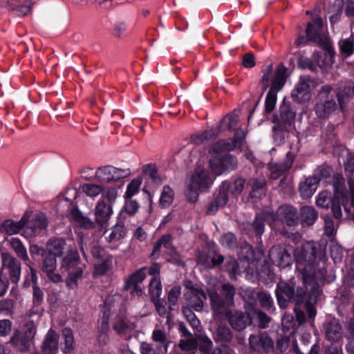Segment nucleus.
I'll list each match as a JSON object with an SVG mask.
<instances>
[{
  "label": "nucleus",
  "mask_w": 354,
  "mask_h": 354,
  "mask_svg": "<svg viewBox=\"0 0 354 354\" xmlns=\"http://www.w3.org/2000/svg\"><path fill=\"white\" fill-rule=\"evenodd\" d=\"M295 255L296 268L304 283L313 280L325 281L327 274L326 256L319 243L307 241L295 250Z\"/></svg>",
  "instance_id": "obj_1"
},
{
  "label": "nucleus",
  "mask_w": 354,
  "mask_h": 354,
  "mask_svg": "<svg viewBox=\"0 0 354 354\" xmlns=\"http://www.w3.org/2000/svg\"><path fill=\"white\" fill-rule=\"evenodd\" d=\"M302 281L304 280L302 279ZM319 282H320L319 280H313L307 283L303 281L302 286L296 284L293 297L295 299L299 298V300L290 302V304L295 306H303L306 310L309 319L314 318L317 314L315 305L322 292Z\"/></svg>",
  "instance_id": "obj_2"
},
{
  "label": "nucleus",
  "mask_w": 354,
  "mask_h": 354,
  "mask_svg": "<svg viewBox=\"0 0 354 354\" xmlns=\"http://www.w3.org/2000/svg\"><path fill=\"white\" fill-rule=\"evenodd\" d=\"M333 196L328 192H320L316 199V205L319 207L328 209L330 206L333 216L337 219L342 218L341 205L344 206L346 212L353 215L354 207L351 206L346 189H340L339 192L333 191Z\"/></svg>",
  "instance_id": "obj_3"
},
{
  "label": "nucleus",
  "mask_w": 354,
  "mask_h": 354,
  "mask_svg": "<svg viewBox=\"0 0 354 354\" xmlns=\"http://www.w3.org/2000/svg\"><path fill=\"white\" fill-rule=\"evenodd\" d=\"M268 216L270 217V227L272 230L286 236L288 234L287 227H295L299 225V212L296 207L290 205H282L274 212L267 208Z\"/></svg>",
  "instance_id": "obj_4"
},
{
  "label": "nucleus",
  "mask_w": 354,
  "mask_h": 354,
  "mask_svg": "<svg viewBox=\"0 0 354 354\" xmlns=\"http://www.w3.org/2000/svg\"><path fill=\"white\" fill-rule=\"evenodd\" d=\"M261 256V252H255L253 248L245 241V262L247 261L248 263L245 268V277L252 282L262 281L264 279L263 274L266 275L268 279H272L274 277V273L269 267L265 266L260 270L257 268Z\"/></svg>",
  "instance_id": "obj_5"
},
{
  "label": "nucleus",
  "mask_w": 354,
  "mask_h": 354,
  "mask_svg": "<svg viewBox=\"0 0 354 354\" xmlns=\"http://www.w3.org/2000/svg\"><path fill=\"white\" fill-rule=\"evenodd\" d=\"M120 187H109L103 192L95 207V222L101 227H106L113 214L112 206L118 197Z\"/></svg>",
  "instance_id": "obj_6"
},
{
  "label": "nucleus",
  "mask_w": 354,
  "mask_h": 354,
  "mask_svg": "<svg viewBox=\"0 0 354 354\" xmlns=\"http://www.w3.org/2000/svg\"><path fill=\"white\" fill-rule=\"evenodd\" d=\"M213 183V179L209 176L208 171L203 167H197L194 174L187 182L185 195L189 201L195 203L199 192L207 190Z\"/></svg>",
  "instance_id": "obj_7"
},
{
  "label": "nucleus",
  "mask_w": 354,
  "mask_h": 354,
  "mask_svg": "<svg viewBox=\"0 0 354 354\" xmlns=\"http://www.w3.org/2000/svg\"><path fill=\"white\" fill-rule=\"evenodd\" d=\"M313 176L319 180V183H322L325 185H331L333 191L339 192L340 189H346L345 179L342 174L335 173L333 167L327 164H323L313 171Z\"/></svg>",
  "instance_id": "obj_8"
},
{
  "label": "nucleus",
  "mask_w": 354,
  "mask_h": 354,
  "mask_svg": "<svg viewBox=\"0 0 354 354\" xmlns=\"http://www.w3.org/2000/svg\"><path fill=\"white\" fill-rule=\"evenodd\" d=\"M297 109L289 97H284L278 110L273 113L272 122L279 123L281 127H291L294 123Z\"/></svg>",
  "instance_id": "obj_9"
},
{
  "label": "nucleus",
  "mask_w": 354,
  "mask_h": 354,
  "mask_svg": "<svg viewBox=\"0 0 354 354\" xmlns=\"http://www.w3.org/2000/svg\"><path fill=\"white\" fill-rule=\"evenodd\" d=\"M266 213H268L267 208L257 212L253 221L245 224V234L252 238L256 243L261 242V236L265 231V223L268 222L269 225L271 223L270 217Z\"/></svg>",
  "instance_id": "obj_10"
},
{
  "label": "nucleus",
  "mask_w": 354,
  "mask_h": 354,
  "mask_svg": "<svg viewBox=\"0 0 354 354\" xmlns=\"http://www.w3.org/2000/svg\"><path fill=\"white\" fill-rule=\"evenodd\" d=\"M332 87L324 85L319 93V102L315 106L316 114L319 118H326L337 109L335 97L331 95Z\"/></svg>",
  "instance_id": "obj_11"
},
{
  "label": "nucleus",
  "mask_w": 354,
  "mask_h": 354,
  "mask_svg": "<svg viewBox=\"0 0 354 354\" xmlns=\"http://www.w3.org/2000/svg\"><path fill=\"white\" fill-rule=\"evenodd\" d=\"M208 164V168L211 173L216 176H220L234 169L237 166V160L231 154L210 155Z\"/></svg>",
  "instance_id": "obj_12"
},
{
  "label": "nucleus",
  "mask_w": 354,
  "mask_h": 354,
  "mask_svg": "<svg viewBox=\"0 0 354 354\" xmlns=\"http://www.w3.org/2000/svg\"><path fill=\"white\" fill-rule=\"evenodd\" d=\"M185 286L187 289V292L184 295L187 307H189L196 312L202 311L204 307V301L207 299V295L204 290L198 286L194 285L191 281H186Z\"/></svg>",
  "instance_id": "obj_13"
},
{
  "label": "nucleus",
  "mask_w": 354,
  "mask_h": 354,
  "mask_svg": "<svg viewBox=\"0 0 354 354\" xmlns=\"http://www.w3.org/2000/svg\"><path fill=\"white\" fill-rule=\"evenodd\" d=\"M269 258L274 266L280 268H288L295 261V255H293L292 250L281 245L271 248Z\"/></svg>",
  "instance_id": "obj_14"
},
{
  "label": "nucleus",
  "mask_w": 354,
  "mask_h": 354,
  "mask_svg": "<svg viewBox=\"0 0 354 354\" xmlns=\"http://www.w3.org/2000/svg\"><path fill=\"white\" fill-rule=\"evenodd\" d=\"M243 142V131L241 129L235 130L232 141L229 142L227 140H220L212 145L209 149V155L222 156L228 154L227 151L235 148H241Z\"/></svg>",
  "instance_id": "obj_15"
},
{
  "label": "nucleus",
  "mask_w": 354,
  "mask_h": 354,
  "mask_svg": "<svg viewBox=\"0 0 354 354\" xmlns=\"http://www.w3.org/2000/svg\"><path fill=\"white\" fill-rule=\"evenodd\" d=\"M296 282L292 279L288 281L281 280L277 284L275 295L279 306L285 309L290 305V301H297L299 298H294L293 291Z\"/></svg>",
  "instance_id": "obj_16"
},
{
  "label": "nucleus",
  "mask_w": 354,
  "mask_h": 354,
  "mask_svg": "<svg viewBox=\"0 0 354 354\" xmlns=\"http://www.w3.org/2000/svg\"><path fill=\"white\" fill-rule=\"evenodd\" d=\"M271 317L258 308V306L247 307L245 305V328L247 326H252L259 328L268 327Z\"/></svg>",
  "instance_id": "obj_17"
},
{
  "label": "nucleus",
  "mask_w": 354,
  "mask_h": 354,
  "mask_svg": "<svg viewBox=\"0 0 354 354\" xmlns=\"http://www.w3.org/2000/svg\"><path fill=\"white\" fill-rule=\"evenodd\" d=\"M314 84L315 82L310 76H300L299 82L291 93L292 100L299 104L307 102L311 97V89Z\"/></svg>",
  "instance_id": "obj_18"
},
{
  "label": "nucleus",
  "mask_w": 354,
  "mask_h": 354,
  "mask_svg": "<svg viewBox=\"0 0 354 354\" xmlns=\"http://www.w3.org/2000/svg\"><path fill=\"white\" fill-rule=\"evenodd\" d=\"M1 258V271L6 270L9 275V279L12 283L17 284L21 272V263L8 252H2Z\"/></svg>",
  "instance_id": "obj_19"
},
{
  "label": "nucleus",
  "mask_w": 354,
  "mask_h": 354,
  "mask_svg": "<svg viewBox=\"0 0 354 354\" xmlns=\"http://www.w3.org/2000/svg\"><path fill=\"white\" fill-rule=\"evenodd\" d=\"M249 344L253 351L259 353H269L274 351V342L266 332L251 335L249 337Z\"/></svg>",
  "instance_id": "obj_20"
},
{
  "label": "nucleus",
  "mask_w": 354,
  "mask_h": 354,
  "mask_svg": "<svg viewBox=\"0 0 354 354\" xmlns=\"http://www.w3.org/2000/svg\"><path fill=\"white\" fill-rule=\"evenodd\" d=\"M325 338L331 342H337L342 337L343 329L339 321L333 318L324 324Z\"/></svg>",
  "instance_id": "obj_21"
},
{
  "label": "nucleus",
  "mask_w": 354,
  "mask_h": 354,
  "mask_svg": "<svg viewBox=\"0 0 354 354\" xmlns=\"http://www.w3.org/2000/svg\"><path fill=\"white\" fill-rule=\"evenodd\" d=\"M251 191L248 198V202L256 205L266 195V180L263 178H253L250 181Z\"/></svg>",
  "instance_id": "obj_22"
},
{
  "label": "nucleus",
  "mask_w": 354,
  "mask_h": 354,
  "mask_svg": "<svg viewBox=\"0 0 354 354\" xmlns=\"http://www.w3.org/2000/svg\"><path fill=\"white\" fill-rule=\"evenodd\" d=\"M211 302V308L214 315L224 316L230 311L229 309L232 306L216 291H210L208 293Z\"/></svg>",
  "instance_id": "obj_23"
},
{
  "label": "nucleus",
  "mask_w": 354,
  "mask_h": 354,
  "mask_svg": "<svg viewBox=\"0 0 354 354\" xmlns=\"http://www.w3.org/2000/svg\"><path fill=\"white\" fill-rule=\"evenodd\" d=\"M57 268L56 257L50 254H48L42 261L41 270L46 273L49 280L54 283H59L62 281V276L58 273H55Z\"/></svg>",
  "instance_id": "obj_24"
},
{
  "label": "nucleus",
  "mask_w": 354,
  "mask_h": 354,
  "mask_svg": "<svg viewBox=\"0 0 354 354\" xmlns=\"http://www.w3.org/2000/svg\"><path fill=\"white\" fill-rule=\"evenodd\" d=\"M48 223L47 218L44 214H36L29 222H27L26 224L28 225L25 233L27 234V236H35L42 230L46 229Z\"/></svg>",
  "instance_id": "obj_25"
},
{
  "label": "nucleus",
  "mask_w": 354,
  "mask_h": 354,
  "mask_svg": "<svg viewBox=\"0 0 354 354\" xmlns=\"http://www.w3.org/2000/svg\"><path fill=\"white\" fill-rule=\"evenodd\" d=\"M322 26L323 21L320 17H315L307 24L305 32L310 42L320 44L322 41L321 37Z\"/></svg>",
  "instance_id": "obj_26"
},
{
  "label": "nucleus",
  "mask_w": 354,
  "mask_h": 354,
  "mask_svg": "<svg viewBox=\"0 0 354 354\" xmlns=\"http://www.w3.org/2000/svg\"><path fill=\"white\" fill-rule=\"evenodd\" d=\"M163 247L167 250L169 254L176 252V250L172 245V238L169 234H163L153 245L150 258L152 259H158L160 257V249Z\"/></svg>",
  "instance_id": "obj_27"
},
{
  "label": "nucleus",
  "mask_w": 354,
  "mask_h": 354,
  "mask_svg": "<svg viewBox=\"0 0 354 354\" xmlns=\"http://www.w3.org/2000/svg\"><path fill=\"white\" fill-rule=\"evenodd\" d=\"M241 113V109H236L223 117L216 129V132H218V135L221 132L232 129L236 127L238 122L240 121Z\"/></svg>",
  "instance_id": "obj_28"
},
{
  "label": "nucleus",
  "mask_w": 354,
  "mask_h": 354,
  "mask_svg": "<svg viewBox=\"0 0 354 354\" xmlns=\"http://www.w3.org/2000/svg\"><path fill=\"white\" fill-rule=\"evenodd\" d=\"M80 261L78 252L75 248L68 249V253L62 259L60 264V270L62 272H73L77 268Z\"/></svg>",
  "instance_id": "obj_29"
},
{
  "label": "nucleus",
  "mask_w": 354,
  "mask_h": 354,
  "mask_svg": "<svg viewBox=\"0 0 354 354\" xmlns=\"http://www.w3.org/2000/svg\"><path fill=\"white\" fill-rule=\"evenodd\" d=\"M31 213L26 212L17 222L12 220H6L1 224V228L7 234L12 235L19 233L21 230L26 225L30 218Z\"/></svg>",
  "instance_id": "obj_30"
},
{
  "label": "nucleus",
  "mask_w": 354,
  "mask_h": 354,
  "mask_svg": "<svg viewBox=\"0 0 354 354\" xmlns=\"http://www.w3.org/2000/svg\"><path fill=\"white\" fill-rule=\"evenodd\" d=\"M68 249H73L68 245L63 239L53 238L47 243V250L49 254L54 257H61L65 252L68 253Z\"/></svg>",
  "instance_id": "obj_31"
},
{
  "label": "nucleus",
  "mask_w": 354,
  "mask_h": 354,
  "mask_svg": "<svg viewBox=\"0 0 354 354\" xmlns=\"http://www.w3.org/2000/svg\"><path fill=\"white\" fill-rule=\"evenodd\" d=\"M318 218V212L312 206H303L299 212V223L302 226H310L313 225Z\"/></svg>",
  "instance_id": "obj_32"
},
{
  "label": "nucleus",
  "mask_w": 354,
  "mask_h": 354,
  "mask_svg": "<svg viewBox=\"0 0 354 354\" xmlns=\"http://www.w3.org/2000/svg\"><path fill=\"white\" fill-rule=\"evenodd\" d=\"M318 184L319 180L313 176L301 181L299 185L301 197L304 199L310 198L317 190Z\"/></svg>",
  "instance_id": "obj_33"
},
{
  "label": "nucleus",
  "mask_w": 354,
  "mask_h": 354,
  "mask_svg": "<svg viewBox=\"0 0 354 354\" xmlns=\"http://www.w3.org/2000/svg\"><path fill=\"white\" fill-rule=\"evenodd\" d=\"M286 72L287 68L283 64H281L277 66L268 91L277 94V92L282 89L286 82Z\"/></svg>",
  "instance_id": "obj_34"
},
{
  "label": "nucleus",
  "mask_w": 354,
  "mask_h": 354,
  "mask_svg": "<svg viewBox=\"0 0 354 354\" xmlns=\"http://www.w3.org/2000/svg\"><path fill=\"white\" fill-rule=\"evenodd\" d=\"M59 335L55 330L48 331L42 344V351L44 354H55L58 349Z\"/></svg>",
  "instance_id": "obj_35"
},
{
  "label": "nucleus",
  "mask_w": 354,
  "mask_h": 354,
  "mask_svg": "<svg viewBox=\"0 0 354 354\" xmlns=\"http://www.w3.org/2000/svg\"><path fill=\"white\" fill-rule=\"evenodd\" d=\"M9 343L17 350L21 352L28 351L30 348L31 342L28 340L20 333L19 330H15L10 339Z\"/></svg>",
  "instance_id": "obj_36"
},
{
  "label": "nucleus",
  "mask_w": 354,
  "mask_h": 354,
  "mask_svg": "<svg viewBox=\"0 0 354 354\" xmlns=\"http://www.w3.org/2000/svg\"><path fill=\"white\" fill-rule=\"evenodd\" d=\"M113 166L105 165L99 167L95 174L96 180L102 183L115 182Z\"/></svg>",
  "instance_id": "obj_37"
},
{
  "label": "nucleus",
  "mask_w": 354,
  "mask_h": 354,
  "mask_svg": "<svg viewBox=\"0 0 354 354\" xmlns=\"http://www.w3.org/2000/svg\"><path fill=\"white\" fill-rule=\"evenodd\" d=\"M214 337L216 342H229L232 339V333L229 327L219 324L215 330Z\"/></svg>",
  "instance_id": "obj_38"
},
{
  "label": "nucleus",
  "mask_w": 354,
  "mask_h": 354,
  "mask_svg": "<svg viewBox=\"0 0 354 354\" xmlns=\"http://www.w3.org/2000/svg\"><path fill=\"white\" fill-rule=\"evenodd\" d=\"M72 218L82 227L91 229L93 228L95 225V222L91 221V218L86 217L82 215L77 209L73 207L71 209Z\"/></svg>",
  "instance_id": "obj_39"
},
{
  "label": "nucleus",
  "mask_w": 354,
  "mask_h": 354,
  "mask_svg": "<svg viewBox=\"0 0 354 354\" xmlns=\"http://www.w3.org/2000/svg\"><path fill=\"white\" fill-rule=\"evenodd\" d=\"M143 172L148 177L149 183H152L156 185H160L163 183V178L158 174L155 165H145L143 167Z\"/></svg>",
  "instance_id": "obj_40"
},
{
  "label": "nucleus",
  "mask_w": 354,
  "mask_h": 354,
  "mask_svg": "<svg viewBox=\"0 0 354 354\" xmlns=\"http://www.w3.org/2000/svg\"><path fill=\"white\" fill-rule=\"evenodd\" d=\"M109 187H104L102 185H97L94 183H86L82 187V192L88 197L95 198L100 194H103V192Z\"/></svg>",
  "instance_id": "obj_41"
},
{
  "label": "nucleus",
  "mask_w": 354,
  "mask_h": 354,
  "mask_svg": "<svg viewBox=\"0 0 354 354\" xmlns=\"http://www.w3.org/2000/svg\"><path fill=\"white\" fill-rule=\"evenodd\" d=\"M151 339L158 344L157 346L158 348L162 347V348H168L171 342L167 333L160 328H156L153 330Z\"/></svg>",
  "instance_id": "obj_42"
},
{
  "label": "nucleus",
  "mask_w": 354,
  "mask_h": 354,
  "mask_svg": "<svg viewBox=\"0 0 354 354\" xmlns=\"http://www.w3.org/2000/svg\"><path fill=\"white\" fill-rule=\"evenodd\" d=\"M226 316L232 327L238 331L243 329V315L239 311H230Z\"/></svg>",
  "instance_id": "obj_43"
},
{
  "label": "nucleus",
  "mask_w": 354,
  "mask_h": 354,
  "mask_svg": "<svg viewBox=\"0 0 354 354\" xmlns=\"http://www.w3.org/2000/svg\"><path fill=\"white\" fill-rule=\"evenodd\" d=\"M257 301H259L261 307L269 313L275 309L274 301L269 292L261 290Z\"/></svg>",
  "instance_id": "obj_44"
},
{
  "label": "nucleus",
  "mask_w": 354,
  "mask_h": 354,
  "mask_svg": "<svg viewBox=\"0 0 354 354\" xmlns=\"http://www.w3.org/2000/svg\"><path fill=\"white\" fill-rule=\"evenodd\" d=\"M261 289L257 288L248 287L245 289V305L250 307L257 305V300Z\"/></svg>",
  "instance_id": "obj_45"
},
{
  "label": "nucleus",
  "mask_w": 354,
  "mask_h": 354,
  "mask_svg": "<svg viewBox=\"0 0 354 354\" xmlns=\"http://www.w3.org/2000/svg\"><path fill=\"white\" fill-rule=\"evenodd\" d=\"M10 244L19 258L24 261H28L29 260L26 249L19 239L12 238L10 241Z\"/></svg>",
  "instance_id": "obj_46"
},
{
  "label": "nucleus",
  "mask_w": 354,
  "mask_h": 354,
  "mask_svg": "<svg viewBox=\"0 0 354 354\" xmlns=\"http://www.w3.org/2000/svg\"><path fill=\"white\" fill-rule=\"evenodd\" d=\"M104 235L109 243L118 241L124 236L123 227L120 225H115L113 228L106 230Z\"/></svg>",
  "instance_id": "obj_47"
},
{
  "label": "nucleus",
  "mask_w": 354,
  "mask_h": 354,
  "mask_svg": "<svg viewBox=\"0 0 354 354\" xmlns=\"http://www.w3.org/2000/svg\"><path fill=\"white\" fill-rule=\"evenodd\" d=\"M277 101V94L272 91H268L265 99L264 115L268 116L274 111L276 108Z\"/></svg>",
  "instance_id": "obj_48"
},
{
  "label": "nucleus",
  "mask_w": 354,
  "mask_h": 354,
  "mask_svg": "<svg viewBox=\"0 0 354 354\" xmlns=\"http://www.w3.org/2000/svg\"><path fill=\"white\" fill-rule=\"evenodd\" d=\"M218 132L216 129H209L205 131L201 134L194 135L192 136L191 140L195 145H201L205 140H212L218 136Z\"/></svg>",
  "instance_id": "obj_49"
},
{
  "label": "nucleus",
  "mask_w": 354,
  "mask_h": 354,
  "mask_svg": "<svg viewBox=\"0 0 354 354\" xmlns=\"http://www.w3.org/2000/svg\"><path fill=\"white\" fill-rule=\"evenodd\" d=\"M10 9H11L18 16H25L30 10L32 3L30 1L26 2L25 4H17L14 1L9 2Z\"/></svg>",
  "instance_id": "obj_50"
},
{
  "label": "nucleus",
  "mask_w": 354,
  "mask_h": 354,
  "mask_svg": "<svg viewBox=\"0 0 354 354\" xmlns=\"http://www.w3.org/2000/svg\"><path fill=\"white\" fill-rule=\"evenodd\" d=\"M272 127L273 138L277 145H282L285 141V133L290 127H281L279 123H274Z\"/></svg>",
  "instance_id": "obj_51"
},
{
  "label": "nucleus",
  "mask_w": 354,
  "mask_h": 354,
  "mask_svg": "<svg viewBox=\"0 0 354 354\" xmlns=\"http://www.w3.org/2000/svg\"><path fill=\"white\" fill-rule=\"evenodd\" d=\"M192 309L189 307H183L182 312L192 328L200 330L201 328V322Z\"/></svg>",
  "instance_id": "obj_52"
},
{
  "label": "nucleus",
  "mask_w": 354,
  "mask_h": 354,
  "mask_svg": "<svg viewBox=\"0 0 354 354\" xmlns=\"http://www.w3.org/2000/svg\"><path fill=\"white\" fill-rule=\"evenodd\" d=\"M149 290L153 299H159L162 290V283L159 277L155 276L151 280Z\"/></svg>",
  "instance_id": "obj_53"
},
{
  "label": "nucleus",
  "mask_w": 354,
  "mask_h": 354,
  "mask_svg": "<svg viewBox=\"0 0 354 354\" xmlns=\"http://www.w3.org/2000/svg\"><path fill=\"white\" fill-rule=\"evenodd\" d=\"M195 340L197 342V347L203 353L207 354L212 348V342L205 335H198Z\"/></svg>",
  "instance_id": "obj_54"
},
{
  "label": "nucleus",
  "mask_w": 354,
  "mask_h": 354,
  "mask_svg": "<svg viewBox=\"0 0 354 354\" xmlns=\"http://www.w3.org/2000/svg\"><path fill=\"white\" fill-rule=\"evenodd\" d=\"M174 200V192L169 186H165L160 198V205L165 208L169 207Z\"/></svg>",
  "instance_id": "obj_55"
},
{
  "label": "nucleus",
  "mask_w": 354,
  "mask_h": 354,
  "mask_svg": "<svg viewBox=\"0 0 354 354\" xmlns=\"http://www.w3.org/2000/svg\"><path fill=\"white\" fill-rule=\"evenodd\" d=\"M339 50L345 57H349L354 53V39L349 38L342 39L339 42Z\"/></svg>",
  "instance_id": "obj_56"
},
{
  "label": "nucleus",
  "mask_w": 354,
  "mask_h": 354,
  "mask_svg": "<svg viewBox=\"0 0 354 354\" xmlns=\"http://www.w3.org/2000/svg\"><path fill=\"white\" fill-rule=\"evenodd\" d=\"M62 337L64 339L65 347L64 348V353H69L73 350L74 338L73 332L69 328H64L62 330Z\"/></svg>",
  "instance_id": "obj_57"
},
{
  "label": "nucleus",
  "mask_w": 354,
  "mask_h": 354,
  "mask_svg": "<svg viewBox=\"0 0 354 354\" xmlns=\"http://www.w3.org/2000/svg\"><path fill=\"white\" fill-rule=\"evenodd\" d=\"M221 293L228 304H230L231 306L234 305L235 289L233 286L230 283L223 284Z\"/></svg>",
  "instance_id": "obj_58"
},
{
  "label": "nucleus",
  "mask_w": 354,
  "mask_h": 354,
  "mask_svg": "<svg viewBox=\"0 0 354 354\" xmlns=\"http://www.w3.org/2000/svg\"><path fill=\"white\" fill-rule=\"evenodd\" d=\"M141 184L142 179L140 178H133L127 186L124 198H132L138 193Z\"/></svg>",
  "instance_id": "obj_59"
},
{
  "label": "nucleus",
  "mask_w": 354,
  "mask_h": 354,
  "mask_svg": "<svg viewBox=\"0 0 354 354\" xmlns=\"http://www.w3.org/2000/svg\"><path fill=\"white\" fill-rule=\"evenodd\" d=\"M179 346L183 351L187 352V354H195L197 342L195 339L192 338L181 339L179 342Z\"/></svg>",
  "instance_id": "obj_60"
},
{
  "label": "nucleus",
  "mask_w": 354,
  "mask_h": 354,
  "mask_svg": "<svg viewBox=\"0 0 354 354\" xmlns=\"http://www.w3.org/2000/svg\"><path fill=\"white\" fill-rule=\"evenodd\" d=\"M111 261V257L100 259L95 262V273L98 275H102L106 273L109 269V263Z\"/></svg>",
  "instance_id": "obj_61"
},
{
  "label": "nucleus",
  "mask_w": 354,
  "mask_h": 354,
  "mask_svg": "<svg viewBox=\"0 0 354 354\" xmlns=\"http://www.w3.org/2000/svg\"><path fill=\"white\" fill-rule=\"evenodd\" d=\"M145 270V267L138 269L130 275L127 281L133 284L141 285L142 282L146 278Z\"/></svg>",
  "instance_id": "obj_62"
},
{
  "label": "nucleus",
  "mask_w": 354,
  "mask_h": 354,
  "mask_svg": "<svg viewBox=\"0 0 354 354\" xmlns=\"http://www.w3.org/2000/svg\"><path fill=\"white\" fill-rule=\"evenodd\" d=\"M229 186L227 183H223L221 186H220L218 194H216L214 201L218 205L221 206H224L227 202V190Z\"/></svg>",
  "instance_id": "obj_63"
},
{
  "label": "nucleus",
  "mask_w": 354,
  "mask_h": 354,
  "mask_svg": "<svg viewBox=\"0 0 354 354\" xmlns=\"http://www.w3.org/2000/svg\"><path fill=\"white\" fill-rule=\"evenodd\" d=\"M83 274V270L81 268H77L75 271L71 272L68 277L66 279L67 286L71 288L76 287V281L78 279L81 278Z\"/></svg>",
  "instance_id": "obj_64"
}]
</instances>
